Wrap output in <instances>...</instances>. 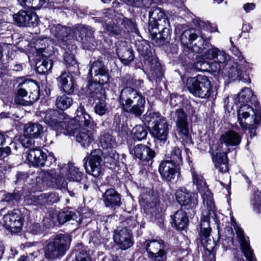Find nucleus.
Wrapping results in <instances>:
<instances>
[{
  "label": "nucleus",
  "mask_w": 261,
  "mask_h": 261,
  "mask_svg": "<svg viewBox=\"0 0 261 261\" xmlns=\"http://www.w3.org/2000/svg\"><path fill=\"white\" fill-rule=\"evenodd\" d=\"M133 79L129 75L124 76L122 80V83L125 85H130L133 82Z\"/></svg>",
  "instance_id": "64"
},
{
  "label": "nucleus",
  "mask_w": 261,
  "mask_h": 261,
  "mask_svg": "<svg viewBox=\"0 0 261 261\" xmlns=\"http://www.w3.org/2000/svg\"><path fill=\"white\" fill-rule=\"evenodd\" d=\"M24 156L30 165L35 167L50 166L55 163L56 159L52 155L47 156L45 152L36 148L29 149L24 153Z\"/></svg>",
  "instance_id": "11"
},
{
  "label": "nucleus",
  "mask_w": 261,
  "mask_h": 261,
  "mask_svg": "<svg viewBox=\"0 0 261 261\" xmlns=\"http://www.w3.org/2000/svg\"><path fill=\"white\" fill-rule=\"evenodd\" d=\"M140 204L146 213L152 214L156 205L158 197L150 189H143L140 195Z\"/></svg>",
  "instance_id": "22"
},
{
  "label": "nucleus",
  "mask_w": 261,
  "mask_h": 261,
  "mask_svg": "<svg viewBox=\"0 0 261 261\" xmlns=\"http://www.w3.org/2000/svg\"><path fill=\"white\" fill-rule=\"evenodd\" d=\"M22 7L27 6L34 9H38L43 6L48 0H17Z\"/></svg>",
  "instance_id": "48"
},
{
  "label": "nucleus",
  "mask_w": 261,
  "mask_h": 261,
  "mask_svg": "<svg viewBox=\"0 0 261 261\" xmlns=\"http://www.w3.org/2000/svg\"><path fill=\"white\" fill-rule=\"evenodd\" d=\"M204 60H214L218 64L217 71L225 68L228 61L233 59L223 50H220L216 47H213L207 50L203 55Z\"/></svg>",
  "instance_id": "15"
},
{
  "label": "nucleus",
  "mask_w": 261,
  "mask_h": 261,
  "mask_svg": "<svg viewBox=\"0 0 261 261\" xmlns=\"http://www.w3.org/2000/svg\"><path fill=\"white\" fill-rule=\"evenodd\" d=\"M3 220L4 226L11 231H18L22 226L23 218L18 210H14L4 215Z\"/></svg>",
  "instance_id": "18"
},
{
  "label": "nucleus",
  "mask_w": 261,
  "mask_h": 261,
  "mask_svg": "<svg viewBox=\"0 0 261 261\" xmlns=\"http://www.w3.org/2000/svg\"><path fill=\"white\" fill-rule=\"evenodd\" d=\"M137 50L140 55L142 56L145 60L148 61L150 63V66L155 71H160L161 65L160 63L157 61L152 55V53L150 49V46L149 43L146 41L138 42L136 43Z\"/></svg>",
  "instance_id": "21"
},
{
  "label": "nucleus",
  "mask_w": 261,
  "mask_h": 261,
  "mask_svg": "<svg viewBox=\"0 0 261 261\" xmlns=\"http://www.w3.org/2000/svg\"><path fill=\"white\" fill-rule=\"evenodd\" d=\"M186 86L192 94L200 98H208L212 92L211 82L206 76L202 75L189 77Z\"/></svg>",
  "instance_id": "6"
},
{
  "label": "nucleus",
  "mask_w": 261,
  "mask_h": 261,
  "mask_svg": "<svg viewBox=\"0 0 261 261\" xmlns=\"http://www.w3.org/2000/svg\"><path fill=\"white\" fill-rule=\"evenodd\" d=\"M216 154H213V161L215 167L219 172H227L228 171V161L226 152H221V150L218 149Z\"/></svg>",
  "instance_id": "35"
},
{
  "label": "nucleus",
  "mask_w": 261,
  "mask_h": 261,
  "mask_svg": "<svg viewBox=\"0 0 261 261\" xmlns=\"http://www.w3.org/2000/svg\"><path fill=\"white\" fill-rule=\"evenodd\" d=\"M64 63L69 72L76 73L79 71V65L74 56L66 51L64 55Z\"/></svg>",
  "instance_id": "43"
},
{
  "label": "nucleus",
  "mask_w": 261,
  "mask_h": 261,
  "mask_svg": "<svg viewBox=\"0 0 261 261\" xmlns=\"http://www.w3.org/2000/svg\"><path fill=\"white\" fill-rule=\"evenodd\" d=\"M116 21L118 24H121L122 27H120L119 25L118 26L115 24L114 22L112 25L107 24V30L111 34L113 35H119L123 28L127 29L128 31H133L135 29L134 22L132 20L125 18L122 15L117 17Z\"/></svg>",
  "instance_id": "24"
},
{
  "label": "nucleus",
  "mask_w": 261,
  "mask_h": 261,
  "mask_svg": "<svg viewBox=\"0 0 261 261\" xmlns=\"http://www.w3.org/2000/svg\"><path fill=\"white\" fill-rule=\"evenodd\" d=\"M53 64L51 59L43 55L36 63V70L40 74H44L51 70Z\"/></svg>",
  "instance_id": "41"
},
{
  "label": "nucleus",
  "mask_w": 261,
  "mask_h": 261,
  "mask_svg": "<svg viewBox=\"0 0 261 261\" xmlns=\"http://www.w3.org/2000/svg\"><path fill=\"white\" fill-rule=\"evenodd\" d=\"M131 134L134 140L141 141L146 138L147 131L143 126L138 125L132 129Z\"/></svg>",
  "instance_id": "47"
},
{
  "label": "nucleus",
  "mask_w": 261,
  "mask_h": 261,
  "mask_svg": "<svg viewBox=\"0 0 261 261\" xmlns=\"http://www.w3.org/2000/svg\"><path fill=\"white\" fill-rule=\"evenodd\" d=\"M252 204L253 205V209L257 213L261 214V200L259 197H255L252 200Z\"/></svg>",
  "instance_id": "60"
},
{
  "label": "nucleus",
  "mask_w": 261,
  "mask_h": 261,
  "mask_svg": "<svg viewBox=\"0 0 261 261\" xmlns=\"http://www.w3.org/2000/svg\"><path fill=\"white\" fill-rule=\"evenodd\" d=\"M233 239L231 237H228L225 239H222V246L223 250L226 251L230 248L233 244Z\"/></svg>",
  "instance_id": "59"
},
{
  "label": "nucleus",
  "mask_w": 261,
  "mask_h": 261,
  "mask_svg": "<svg viewBox=\"0 0 261 261\" xmlns=\"http://www.w3.org/2000/svg\"><path fill=\"white\" fill-rule=\"evenodd\" d=\"M113 239L121 249L125 250L133 244L131 231L126 227H118L114 231Z\"/></svg>",
  "instance_id": "19"
},
{
  "label": "nucleus",
  "mask_w": 261,
  "mask_h": 261,
  "mask_svg": "<svg viewBox=\"0 0 261 261\" xmlns=\"http://www.w3.org/2000/svg\"><path fill=\"white\" fill-rule=\"evenodd\" d=\"M18 87H19V89L18 90L17 95H20V96L26 97V98L27 97L28 94L27 90L29 88L31 87H33L35 88H37V86L34 84V83L30 81H26L21 84H19Z\"/></svg>",
  "instance_id": "53"
},
{
  "label": "nucleus",
  "mask_w": 261,
  "mask_h": 261,
  "mask_svg": "<svg viewBox=\"0 0 261 261\" xmlns=\"http://www.w3.org/2000/svg\"><path fill=\"white\" fill-rule=\"evenodd\" d=\"M253 93L251 90L249 88H245L242 90L240 93L238 95V97L235 99V102H245L250 100Z\"/></svg>",
  "instance_id": "50"
},
{
  "label": "nucleus",
  "mask_w": 261,
  "mask_h": 261,
  "mask_svg": "<svg viewBox=\"0 0 261 261\" xmlns=\"http://www.w3.org/2000/svg\"><path fill=\"white\" fill-rule=\"evenodd\" d=\"M142 246L147 252V256L151 261L166 260L167 252L163 240H147L144 242Z\"/></svg>",
  "instance_id": "9"
},
{
  "label": "nucleus",
  "mask_w": 261,
  "mask_h": 261,
  "mask_svg": "<svg viewBox=\"0 0 261 261\" xmlns=\"http://www.w3.org/2000/svg\"><path fill=\"white\" fill-rule=\"evenodd\" d=\"M180 167L167 161L161 163L159 171L162 177L167 181L173 180L179 172Z\"/></svg>",
  "instance_id": "26"
},
{
  "label": "nucleus",
  "mask_w": 261,
  "mask_h": 261,
  "mask_svg": "<svg viewBox=\"0 0 261 261\" xmlns=\"http://www.w3.org/2000/svg\"><path fill=\"white\" fill-rule=\"evenodd\" d=\"M4 197L3 201L6 202H18L20 199V195L19 194H11L8 193L4 195Z\"/></svg>",
  "instance_id": "56"
},
{
  "label": "nucleus",
  "mask_w": 261,
  "mask_h": 261,
  "mask_svg": "<svg viewBox=\"0 0 261 261\" xmlns=\"http://www.w3.org/2000/svg\"><path fill=\"white\" fill-rule=\"evenodd\" d=\"M76 215L71 211H62L59 213L57 217L58 222L60 224H63L68 221L75 220Z\"/></svg>",
  "instance_id": "51"
},
{
  "label": "nucleus",
  "mask_w": 261,
  "mask_h": 261,
  "mask_svg": "<svg viewBox=\"0 0 261 261\" xmlns=\"http://www.w3.org/2000/svg\"><path fill=\"white\" fill-rule=\"evenodd\" d=\"M194 66L196 69L199 71L212 70L217 71V66L215 65V63H210L204 60L199 61L195 63Z\"/></svg>",
  "instance_id": "46"
},
{
  "label": "nucleus",
  "mask_w": 261,
  "mask_h": 261,
  "mask_svg": "<svg viewBox=\"0 0 261 261\" xmlns=\"http://www.w3.org/2000/svg\"><path fill=\"white\" fill-rule=\"evenodd\" d=\"M171 218L175 227L178 229L182 230L187 226L188 219L187 214L182 210L176 211Z\"/></svg>",
  "instance_id": "38"
},
{
  "label": "nucleus",
  "mask_w": 261,
  "mask_h": 261,
  "mask_svg": "<svg viewBox=\"0 0 261 261\" xmlns=\"http://www.w3.org/2000/svg\"><path fill=\"white\" fill-rule=\"evenodd\" d=\"M143 96L134 89L127 87L121 90L119 96V102L122 107L125 103L133 102L135 100L139 99Z\"/></svg>",
  "instance_id": "32"
},
{
  "label": "nucleus",
  "mask_w": 261,
  "mask_h": 261,
  "mask_svg": "<svg viewBox=\"0 0 261 261\" xmlns=\"http://www.w3.org/2000/svg\"><path fill=\"white\" fill-rule=\"evenodd\" d=\"M37 115L43 122L57 130L63 126L64 120H66L65 114L55 109L40 111Z\"/></svg>",
  "instance_id": "13"
},
{
  "label": "nucleus",
  "mask_w": 261,
  "mask_h": 261,
  "mask_svg": "<svg viewBox=\"0 0 261 261\" xmlns=\"http://www.w3.org/2000/svg\"><path fill=\"white\" fill-rule=\"evenodd\" d=\"M169 160H166L172 164L180 166L182 163V151L177 147L172 148L170 153L167 154Z\"/></svg>",
  "instance_id": "44"
},
{
  "label": "nucleus",
  "mask_w": 261,
  "mask_h": 261,
  "mask_svg": "<svg viewBox=\"0 0 261 261\" xmlns=\"http://www.w3.org/2000/svg\"><path fill=\"white\" fill-rule=\"evenodd\" d=\"M114 13L115 11L113 9H108L107 10H105L104 12H103V16L101 17V21L103 22H106L105 25H106V29H107V24H113V23H111V22H109L108 23H107V21L109 19H112L114 16Z\"/></svg>",
  "instance_id": "55"
},
{
  "label": "nucleus",
  "mask_w": 261,
  "mask_h": 261,
  "mask_svg": "<svg viewBox=\"0 0 261 261\" xmlns=\"http://www.w3.org/2000/svg\"><path fill=\"white\" fill-rule=\"evenodd\" d=\"M145 121L151 125L150 134L154 138L162 140H166L168 134V124L166 119L159 113L150 112L144 117Z\"/></svg>",
  "instance_id": "5"
},
{
  "label": "nucleus",
  "mask_w": 261,
  "mask_h": 261,
  "mask_svg": "<svg viewBox=\"0 0 261 261\" xmlns=\"http://www.w3.org/2000/svg\"><path fill=\"white\" fill-rule=\"evenodd\" d=\"M84 174L72 164L63 165L60 169V174L55 175L54 178L57 185L61 189H67V182L65 178L71 181H80Z\"/></svg>",
  "instance_id": "8"
},
{
  "label": "nucleus",
  "mask_w": 261,
  "mask_h": 261,
  "mask_svg": "<svg viewBox=\"0 0 261 261\" xmlns=\"http://www.w3.org/2000/svg\"><path fill=\"white\" fill-rule=\"evenodd\" d=\"M19 141L24 148H29L31 149L38 147L37 146H35L34 138L24 133L19 137Z\"/></svg>",
  "instance_id": "49"
},
{
  "label": "nucleus",
  "mask_w": 261,
  "mask_h": 261,
  "mask_svg": "<svg viewBox=\"0 0 261 261\" xmlns=\"http://www.w3.org/2000/svg\"><path fill=\"white\" fill-rule=\"evenodd\" d=\"M174 120L176 122L177 131L183 139L189 137V129L187 121V116L184 111L179 109L175 112Z\"/></svg>",
  "instance_id": "23"
},
{
  "label": "nucleus",
  "mask_w": 261,
  "mask_h": 261,
  "mask_svg": "<svg viewBox=\"0 0 261 261\" xmlns=\"http://www.w3.org/2000/svg\"><path fill=\"white\" fill-rule=\"evenodd\" d=\"M15 101L16 103L22 106H29L30 105L28 98L24 96L17 95L15 98Z\"/></svg>",
  "instance_id": "58"
},
{
  "label": "nucleus",
  "mask_w": 261,
  "mask_h": 261,
  "mask_svg": "<svg viewBox=\"0 0 261 261\" xmlns=\"http://www.w3.org/2000/svg\"><path fill=\"white\" fill-rule=\"evenodd\" d=\"M88 127L84 126L75 134L76 141L85 148L88 147L94 140L93 131Z\"/></svg>",
  "instance_id": "31"
},
{
  "label": "nucleus",
  "mask_w": 261,
  "mask_h": 261,
  "mask_svg": "<svg viewBox=\"0 0 261 261\" xmlns=\"http://www.w3.org/2000/svg\"><path fill=\"white\" fill-rule=\"evenodd\" d=\"M242 140L241 136L237 132L229 130L222 134L219 141L226 146H235L240 144Z\"/></svg>",
  "instance_id": "33"
},
{
  "label": "nucleus",
  "mask_w": 261,
  "mask_h": 261,
  "mask_svg": "<svg viewBox=\"0 0 261 261\" xmlns=\"http://www.w3.org/2000/svg\"><path fill=\"white\" fill-rule=\"evenodd\" d=\"M184 37L186 38L189 37V40L192 44V49L194 52L197 53H202L208 45L202 35L198 36L195 33H191L189 31H186L181 35V40L184 39Z\"/></svg>",
  "instance_id": "25"
},
{
  "label": "nucleus",
  "mask_w": 261,
  "mask_h": 261,
  "mask_svg": "<svg viewBox=\"0 0 261 261\" xmlns=\"http://www.w3.org/2000/svg\"><path fill=\"white\" fill-rule=\"evenodd\" d=\"M34 205H49L57 202L59 198L55 193L42 194L37 196H33L32 198Z\"/></svg>",
  "instance_id": "36"
},
{
  "label": "nucleus",
  "mask_w": 261,
  "mask_h": 261,
  "mask_svg": "<svg viewBox=\"0 0 261 261\" xmlns=\"http://www.w3.org/2000/svg\"><path fill=\"white\" fill-rule=\"evenodd\" d=\"M73 103L72 98L66 95L58 96L56 101V105L58 108L64 110L69 108Z\"/></svg>",
  "instance_id": "45"
},
{
  "label": "nucleus",
  "mask_w": 261,
  "mask_h": 261,
  "mask_svg": "<svg viewBox=\"0 0 261 261\" xmlns=\"http://www.w3.org/2000/svg\"><path fill=\"white\" fill-rule=\"evenodd\" d=\"M92 29L89 26H85L82 24H79L74 29V33L75 36L79 35V37L85 35L89 36L93 33Z\"/></svg>",
  "instance_id": "54"
},
{
  "label": "nucleus",
  "mask_w": 261,
  "mask_h": 261,
  "mask_svg": "<svg viewBox=\"0 0 261 261\" xmlns=\"http://www.w3.org/2000/svg\"><path fill=\"white\" fill-rule=\"evenodd\" d=\"M100 143L103 149L108 150L106 152L107 158H110L116 160L118 157V154L113 149L116 145V142L113 137L109 133H105L100 136Z\"/></svg>",
  "instance_id": "27"
},
{
  "label": "nucleus",
  "mask_w": 261,
  "mask_h": 261,
  "mask_svg": "<svg viewBox=\"0 0 261 261\" xmlns=\"http://www.w3.org/2000/svg\"><path fill=\"white\" fill-rule=\"evenodd\" d=\"M74 118L69 119L65 115L66 120H64L63 127L59 130L65 135L76 134L84 126H88L91 123L90 116L85 111L84 107L80 105L76 111Z\"/></svg>",
  "instance_id": "3"
},
{
  "label": "nucleus",
  "mask_w": 261,
  "mask_h": 261,
  "mask_svg": "<svg viewBox=\"0 0 261 261\" xmlns=\"http://www.w3.org/2000/svg\"><path fill=\"white\" fill-rule=\"evenodd\" d=\"M102 199L105 206L108 207L115 208L121 205V196L114 189L107 190L102 195Z\"/></svg>",
  "instance_id": "28"
},
{
  "label": "nucleus",
  "mask_w": 261,
  "mask_h": 261,
  "mask_svg": "<svg viewBox=\"0 0 261 261\" xmlns=\"http://www.w3.org/2000/svg\"><path fill=\"white\" fill-rule=\"evenodd\" d=\"M89 74L93 82L89 83L87 93L91 101L98 100L94 107L95 113L99 116L104 115L108 112V108L105 101L106 94L102 85L109 81L108 70L101 62L97 61L92 64Z\"/></svg>",
  "instance_id": "1"
},
{
  "label": "nucleus",
  "mask_w": 261,
  "mask_h": 261,
  "mask_svg": "<svg viewBox=\"0 0 261 261\" xmlns=\"http://www.w3.org/2000/svg\"><path fill=\"white\" fill-rule=\"evenodd\" d=\"M192 179L197 190L201 193L203 199V206L213 207L214 204L213 195L208 190L206 182L203 180L202 176L195 171L192 172Z\"/></svg>",
  "instance_id": "16"
},
{
  "label": "nucleus",
  "mask_w": 261,
  "mask_h": 261,
  "mask_svg": "<svg viewBox=\"0 0 261 261\" xmlns=\"http://www.w3.org/2000/svg\"><path fill=\"white\" fill-rule=\"evenodd\" d=\"M130 153L143 161L149 162L155 156V152L153 150L141 144L135 146Z\"/></svg>",
  "instance_id": "29"
},
{
  "label": "nucleus",
  "mask_w": 261,
  "mask_h": 261,
  "mask_svg": "<svg viewBox=\"0 0 261 261\" xmlns=\"http://www.w3.org/2000/svg\"><path fill=\"white\" fill-rule=\"evenodd\" d=\"M58 85L64 92L71 94L74 91V82L70 72H63L57 79Z\"/></svg>",
  "instance_id": "30"
},
{
  "label": "nucleus",
  "mask_w": 261,
  "mask_h": 261,
  "mask_svg": "<svg viewBox=\"0 0 261 261\" xmlns=\"http://www.w3.org/2000/svg\"><path fill=\"white\" fill-rule=\"evenodd\" d=\"M28 98L30 105L39 99V92L37 90H34L33 92H30Z\"/></svg>",
  "instance_id": "62"
},
{
  "label": "nucleus",
  "mask_w": 261,
  "mask_h": 261,
  "mask_svg": "<svg viewBox=\"0 0 261 261\" xmlns=\"http://www.w3.org/2000/svg\"><path fill=\"white\" fill-rule=\"evenodd\" d=\"M29 231L33 234H39L41 231L40 225L39 223H34L29 227Z\"/></svg>",
  "instance_id": "61"
},
{
  "label": "nucleus",
  "mask_w": 261,
  "mask_h": 261,
  "mask_svg": "<svg viewBox=\"0 0 261 261\" xmlns=\"http://www.w3.org/2000/svg\"><path fill=\"white\" fill-rule=\"evenodd\" d=\"M145 100L144 97L135 100L133 102L125 103L122 107L126 112L134 114L137 117L140 116L143 113L145 108Z\"/></svg>",
  "instance_id": "34"
},
{
  "label": "nucleus",
  "mask_w": 261,
  "mask_h": 261,
  "mask_svg": "<svg viewBox=\"0 0 261 261\" xmlns=\"http://www.w3.org/2000/svg\"><path fill=\"white\" fill-rule=\"evenodd\" d=\"M231 225L235 230L237 237L239 239L241 248L244 256L248 261H256L254 258L253 250L250 246L249 238L244 236L243 230L240 228L233 216H231Z\"/></svg>",
  "instance_id": "17"
},
{
  "label": "nucleus",
  "mask_w": 261,
  "mask_h": 261,
  "mask_svg": "<svg viewBox=\"0 0 261 261\" xmlns=\"http://www.w3.org/2000/svg\"><path fill=\"white\" fill-rule=\"evenodd\" d=\"M260 119L258 113L256 114L254 109L248 105L241 106L238 112L239 123L242 128L250 129L251 137L255 136L254 125L259 123Z\"/></svg>",
  "instance_id": "7"
},
{
  "label": "nucleus",
  "mask_w": 261,
  "mask_h": 261,
  "mask_svg": "<svg viewBox=\"0 0 261 261\" xmlns=\"http://www.w3.org/2000/svg\"><path fill=\"white\" fill-rule=\"evenodd\" d=\"M28 176L27 174L23 172H19L17 174V179L16 180V184H19L22 181H24L27 178Z\"/></svg>",
  "instance_id": "63"
},
{
  "label": "nucleus",
  "mask_w": 261,
  "mask_h": 261,
  "mask_svg": "<svg viewBox=\"0 0 261 261\" xmlns=\"http://www.w3.org/2000/svg\"><path fill=\"white\" fill-rule=\"evenodd\" d=\"M24 132L34 138H38L43 133V128L38 123H28L24 126Z\"/></svg>",
  "instance_id": "42"
},
{
  "label": "nucleus",
  "mask_w": 261,
  "mask_h": 261,
  "mask_svg": "<svg viewBox=\"0 0 261 261\" xmlns=\"http://www.w3.org/2000/svg\"><path fill=\"white\" fill-rule=\"evenodd\" d=\"M246 63H238L233 59L227 62L226 68L228 78L232 81L238 80L244 83H250L251 80L249 76L245 73Z\"/></svg>",
  "instance_id": "12"
},
{
  "label": "nucleus",
  "mask_w": 261,
  "mask_h": 261,
  "mask_svg": "<svg viewBox=\"0 0 261 261\" xmlns=\"http://www.w3.org/2000/svg\"><path fill=\"white\" fill-rule=\"evenodd\" d=\"M117 53L121 62L125 65L129 64L134 60L133 51L127 46L118 47Z\"/></svg>",
  "instance_id": "40"
},
{
  "label": "nucleus",
  "mask_w": 261,
  "mask_h": 261,
  "mask_svg": "<svg viewBox=\"0 0 261 261\" xmlns=\"http://www.w3.org/2000/svg\"><path fill=\"white\" fill-rule=\"evenodd\" d=\"M192 194L185 187H180L176 190L175 197L180 205L187 206L192 202Z\"/></svg>",
  "instance_id": "37"
},
{
  "label": "nucleus",
  "mask_w": 261,
  "mask_h": 261,
  "mask_svg": "<svg viewBox=\"0 0 261 261\" xmlns=\"http://www.w3.org/2000/svg\"><path fill=\"white\" fill-rule=\"evenodd\" d=\"M71 239L67 234H59L44 248L46 259L53 261L64 255L69 249Z\"/></svg>",
  "instance_id": "4"
},
{
  "label": "nucleus",
  "mask_w": 261,
  "mask_h": 261,
  "mask_svg": "<svg viewBox=\"0 0 261 261\" xmlns=\"http://www.w3.org/2000/svg\"><path fill=\"white\" fill-rule=\"evenodd\" d=\"M15 22L19 27H33L37 25L38 17L36 13L24 10L19 11L13 15Z\"/></svg>",
  "instance_id": "20"
},
{
  "label": "nucleus",
  "mask_w": 261,
  "mask_h": 261,
  "mask_svg": "<svg viewBox=\"0 0 261 261\" xmlns=\"http://www.w3.org/2000/svg\"><path fill=\"white\" fill-rule=\"evenodd\" d=\"M230 50L232 52V54L234 55L237 58V60L240 63H246V60H245L243 56L242 55L241 53L239 50V49L234 45H233L230 48Z\"/></svg>",
  "instance_id": "57"
},
{
  "label": "nucleus",
  "mask_w": 261,
  "mask_h": 261,
  "mask_svg": "<svg viewBox=\"0 0 261 261\" xmlns=\"http://www.w3.org/2000/svg\"><path fill=\"white\" fill-rule=\"evenodd\" d=\"M102 152L100 149L91 152L88 157H86L85 169L87 173L95 177L98 176L101 172Z\"/></svg>",
  "instance_id": "14"
},
{
  "label": "nucleus",
  "mask_w": 261,
  "mask_h": 261,
  "mask_svg": "<svg viewBox=\"0 0 261 261\" xmlns=\"http://www.w3.org/2000/svg\"><path fill=\"white\" fill-rule=\"evenodd\" d=\"M215 205L213 207L203 206L202 212V217L200 223V236L202 238V243L205 245L206 249L209 252L213 249L214 247H208L206 244H210L212 243L214 244V242L209 238L211 233V228L210 225V216L214 213Z\"/></svg>",
  "instance_id": "10"
},
{
  "label": "nucleus",
  "mask_w": 261,
  "mask_h": 261,
  "mask_svg": "<svg viewBox=\"0 0 261 261\" xmlns=\"http://www.w3.org/2000/svg\"><path fill=\"white\" fill-rule=\"evenodd\" d=\"M149 23L152 28H156L159 31V37L153 38L157 45H162L168 42L171 34L169 19L162 10L152 7L149 13Z\"/></svg>",
  "instance_id": "2"
},
{
  "label": "nucleus",
  "mask_w": 261,
  "mask_h": 261,
  "mask_svg": "<svg viewBox=\"0 0 261 261\" xmlns=\"http://www.w3.org/2000/svg\"><path fill=\"white\" fill-rule=\"evenodd\" d=\"M128 5L139 8H149L153 3L154 0H123Z\"/></svg>",
  "instance_id": "52"
},
{
  "label": "nucleus",
  "mask_w": 261,
  "mask_h": 261,
  "mask_svg": "<svg viewBox=\"0 0 261 261\" xmlns=\"http://www.w3.org/2000/svg\"><path fill=\"white\" fill-rule=\"evenodd\" d=\"M71 29L60 24H54L50 26L51 34L60 40L65 41V38L70 33Z\"/></svg>",
  "instance_id": "39"
}]
</instances>
